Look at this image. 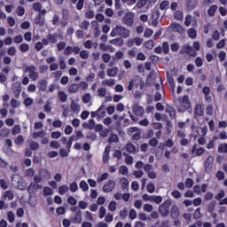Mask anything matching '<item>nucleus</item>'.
Instances as JSON below:
<instances>
[{"label": "nucleus", "mask_w": 227, "mask_h": 227, "mask_svg": "<svg viewBox=\"0 0 227 227\" xmlns=\"http://www.w3.org/2000/svg\"><path fill=\"white\" fill-rule=\"evenodd\" d=\"M110 35L113 37L123 36L124 38H129V36H130V31L124 27L117 25L115 27L113 28Z\"/></svg>", "instance_id": "obj_1"}, {"label": "nucleus", "mask_w": 227, "mask_h": 227, "mask_svg": "<svg viewBox=\"0 0 227 227\" xmlns=\"http://www.w3.org/2000/svg\"><path fill=\"white\" fill-rule=\"evenodd\" d=\"M145 87V82L139 76H135L131 81H129L128 85L129 91H132L134 88H140L143 90Z\"/></svg>", "instance_id": "obj_2"}, {"label": "nucleus", "mask_w": 227, "mask_h": 227, "mask_svg": "<svg viewBox=\"0 0 227 227\" xmlns=\"http://www.w3.org/2000/svg\"><path fill=\"white\" fill-rule=\"evenodd\" d=\"M129 136H131L132 139L135 141H139L141 139V129L137 127H132L128 129Z\"/></svg>", "instance_id": "obj_3"}, {"label": "nucleus", "mask_w": 227, "mask_h": 227, "mask_svg": "<svg viewBox=\"0 0 227 227\" xmlns=\"http://www.w3.org/2000/svg\"><path fill=\"white\" fill-rule=\"evenodd\" d=\"M12 184L17 189H24V184L22 183V177L15 174L12 176Z\"/></svg>", "instance_id": "obj_4"}, {"label": "nucleus", "mask_w": 227, "mask_h": 227, "mask_svg": "<svg viewBox=\"0 0 227 227\" xmlns=\"http://www.w3.org/2000/svg\"><path fill=\"white\" fill-rule=\"evenodd\" d=\"M171 206V202L166 200L163 204L159 207V212L163 217H166L169 215V207Z\"/></svg>", "instance_id": "obj_5"}, {"label": "nucleus", "mask_w": 227, "mask_h": 227, "mask_svg": "<svg viewBox=\"0 0 227 227\" xmlns=\"http://www.w3.org/2000/svg\"><path fill=\"white\" fill-rule=\"evenodd\" d=\"M25 72H28V75L33 81H36L38 78V72H36V67H35V66H27L25 67Z\"/></svg>", "instance_id": "obj_6"}, {"label": "nucleus", "mask_w": 227, "mask_h": 227, "mask_svg": "<svg viewBox=\"0 0 227 227\" xmlns=\"http://www.w3.org/2000/svg\"><path fill=\"white\" fill-rule=\"evenodd\" d=\"M191 107V101L189 100V96H184L182 98L179 105L180 111H185Z\"/></svg>", "instance_id": "obj_7"}, {"label": "nucleus", "mask_w": 227, "mask_h": 227, "mask_svg": "<svg viewBox=\"0 0 227 227\" xmlns=\"http://www.w3.org/2000/svg\"><path fill=\"white\" fill-rule=\"evenodd\" d=\"M115 187H116V182L113 180H108L103 186V192H113Z\"/></svg>", "instance_id": "obj_8"}, {"label": "nucleus", "mask_w": 227, "mask_h": 227, "mask_svg": "<svg viewBox=\"0 0 227 227\" xmlns=\"http://www.w3.org/2000/svg\"><path fill=\"white\" fill-rule=\"evenodd\" d=\"M141 43H143V39L139 37H135V38L128 39L126 45H128L129 47H134V45H137V47H139Z\"/></svg>", "instance_id": "obj_9"}, {"label": "nucleus", "mask_w": 227, "mask_h": 227, "mask_svg": "<svg viewBox=\"0 0 227 227\" xmlns=\"http://www.w3.org/2000/svg\"><path fill=\"white\" fill-rule=\"evenodd\" d=\"M134 13L128 12L124 15L123 20L126 26H134Z\"/></svg>", "instance_id": "obj_10"}, {"label": "nucleus", "mask_w": 227, "mask_h": 227, "mask_svg": "<svg viewBox=\"0 0 227 227\" xmlns=\"http://www.w3.org/2000/svg\"><path fill=\"white\" fill-rule=\"evenodd\" d=\"M213 167H214V158H213V156H208L205 161L206 173H210V171H212Z\"/></svg>", "instance_id": "obj_11"}, {"label": "nucleus", "mask_w": 227, "mask_h": 227, "mask_svg": "<svg viewBox=\"0 0 227 227\" xmlns=\"http://www.w3.org/2000/svg\"><path fill=\"white\" fill-rule=\"evenodd\" d=\"M192 132H193L195 137H198V136L203 137V136L207 135V129L206 127H204V128L193 127L192 128Z\"/></svg>", "instance_id": "obj_12"}, {"label": "nucleus", "mask_w": 227, "mask_h": 227, "mask_svg": "<svg viewBox=\"0 0 227 227\" xmlns=\"http://www.w3.org/2000/svg\"><path fill=\"white\" fill-rule=\"evenodd\" d=\"M170 31H176V33H184V27H182L181 24H178L176 22L172 23L169 26Z\"/></svg>", "instance_id": "obj_13"}, {"label": "nucleus", "mask_w": 227, "mask_h": 227, "mask_svg": "<svg viewBox=\"0 0 227 227\" xmlns=\"http://www.w3.org/2000/svg\"><path fill=\"white\" fill-rule=\"evenodd\" d=\"M156 90H160L158 92H156L154 99L156 102H159V100H162V96L164 95V89L160 86V84H156Z\"/></svg>", "instance_id": "obj_14"}, {"label": "nucleus", "mask_w": 227, "mask_h": 227, "mask_svg": "<svg viewBox=\"0 0 227 227\" xmlns=\"http://www.w3.org/2000/svg\"><path fill=\"white\" fill-rule=\"evenodd\" d=\"M183 50L184 51V52H186V54H188V56H196V51L193 50L192 46L189 45V44H184L183 46Z\"/></svg>", "instance_id": "obj_15"}, {"label": "nucleus", "mask_w": 227, "mask_h": 227, "mask_svg": "<svg viewBox=\"0 0 227 227\" xmlns=\"http://www.w3.org/2000/svg\"><path fill=\"white\" fill-rule=\"evenodd\" d=\"M170 214H171V217H172L173 219H178V217H179V215H180V209H178V206L174 205V206L172 207V209H171Z\"/></svg>", "instance_id": "obj_16"}, {"label": "nucleus", "mask_w": 227, "mask_h": 227, "mask_svg": "<svg viewBox=\"0 0 227 227\" xmlns=\"http://www.w3.org/2000/svg\"><path fill=\"white\" fill-rule=\"evenodd\" d=\"M72 221L75 224H81V223H82V215L81 214V211L75 213L74 216L72 218Z\"/></svg>", "instance_id": "obj_17"}, {"label": "nucleus", "mask_w": 227, "mask_h": 227, "mask_svg": "<svg viewBox=\"0 0 227 227\" xmlns=\"http://www.w3.org/2000/svg\"><path fill=\"white\" fill-rule=\"evenodd\" d=\"M118 70L116 67L108 68L106 70V75H108V77H116V75H118Z\"/></svg>", "instance_id": "obj_18"}, {"label": "nucleus", "mask_w": 227, "mask_h": 227, "mask_svg": "<svg viewBox=\"0 0 227 227\" xmlns=\"http://www.w3.org/2000/svg\"><path fill=\"white\" fill-rule=\"evenodd\" d=\"M193 191L194 192H196V194H201V192H207V184H202L201 187H200V185H195L193 187Z\"/></svg>", "instance_id": "obj_19"}, {"label": "nucleus", "mask_w": 227, "mask_h": 227, "mask_svg": "<svg viewBox=\"0 0 227 227\" xmlns=\"http://www.w3.org/2000/svg\"><path fill=\"white\" fill-rule=\"evenodd\" d=\"M106 106L102 105L96 112V115L98 116V118H104V116H106Z\"/></svg>", "instance_id": "obj_20"}, {"label": "nucleus", "mask_w": 227, "mask_h": 227, "mask_svg": "<svg viewBox=\"0 0 227 227\" xmlns=\"http://www.w3.org/2000/svg\"><path fill=\"white\" fill-rule=\"evenodd\" d=\"M202 92L205 95L207 102H212V97H210V87H204Z\"/></svg>", "instance_id": "obj_21"}, {"label": "nucleus", "mask_w": 227, "mask_h": 227, "mask_svg": "<svg viewBox=\"0 0 227 227\" xmlns=\"http://www.w3.org/2000/svg\"><path fill=\"white\" fill-rule=\"evenodd\" d=\"M53 194L54 191L52 190V188L49 186H44L43 188V196H44V198H46V196H52Z\"/></svg>", "instance_id": "obj_22"}, {"label": "nucleus", "mask_w": 227, "mask_h": 227, "mask_svg": "<svg viewBox=\"0 0 227 227\" xmlns=\"http://www.w3.org/2000/svg\"><path fill=\"white\" fill-rule=\"evenodd\" d=\"M133 113H134V114H136V116H141L142 114H145V109H143V107H141V106H134Z\"/></svg>", "instance_id": "obj_23"}, {"label": "nucleus", "mask_w": 227, "mask_h": 227, "mask_svg": "<svg viewBox=\"0 0 227 227\" xmlns=\"http://www.w3.org/2000/svg\"><path fill=\"white\" fill-rule=\"evenodd\" d=\"M119 184H121L123 191H125V189H129V179L125 177H121L119 180Z\"/></svg>", "instance_id": "obj_24"}, {"label": "nucleus", "mask_w": 227, "mask_h": 227, "mask_svg": "<svg viewBox=\"0 0 227 227\" xmlns=\"http://www.w3.org/2000/svg\"><path fill=\"white\" fill-rule=\"evenodd\" d=\"M70 108H71L72 111H74V113H77V112L81 111V105H79V102H78V101L73 100V101L71 102Z\"/></svg>", "instance_id": "obj_25"}, {"label": "nucleus", "mask_w": 227, "mask_h": 227, "mask_svg": "<svg viewBox=\"0 0 227 227\" xmlns=\"http://www.w3.org/2000/svg\"><path fill=\"white\" fill-rule=\"evenodd\" d=\"M68 93H78L79 92V85L76 83H72L68 86L67 90Z\"/></svg>", "instance_id": "obj_26"}, {"label": "nucleus", "mask_w": 227, "mask_h": 227, "mask_svg": "<svg viewBox=\"0 0 227 227\" xmlns=\"http://www.w3.org/2000/svg\"><path fill=\"white\" fill-rule=\"evenodd\" d=\"M38 88L41 91H45L47 90V80H40L38 82Z\"/></svg>", "instance_id": "obj_27"}, {"label": "nucleus", "mask_w": 227, "mask_h": 227, "mask_svg": "<svg viewBox=\"0 0 227 227\" xmlns=\"http://www.w3.org/2000/svg\"><path fill=\"white\" fill-rule=\"evenodd\" d=\"M196 4H198L196 0H187L186 1V7L188 8V10H194V8H196Z\"/></svg>", "instance_id": "obj_28"}, {"label": "nucleus", "mask_w": 227, "mask_h": 227, "mask_svg": "<svg viewBox=\"0 0 227 227\" xmlns=\"http://www.w3.org/2000/svg\"><path fill=\"white\" fill-rule=\"evenodd\" d=\"M165 111L166 113H168L170 118H175L176 114V112L175 111V108L169 106H167L166 108H165Z\"/></svg>", "instance_id": "obj_29"}, {"label": "nucleus", "mask_w": 227, "mask_h": 227, "mask_svg": "<svg viewBox=\"0 0 227 227\" xmlns=\"http://www.w3.org/2000/svg\"><path fill=\"white\" fill-rule=\"evenodd\" d=\"M205 111V106L201 105H197L195 107V114L199 116H202L203 113Z\"/></svg>", "instance_id": "obj_30"}, {"label": "nucleus", "mask_w": 227, "mask_h": 227, "mask_svg": "<svg viewBox=\"0 0 227 227\" xmlns=\"http://www.w3.org/2000/svg\"><path fill=\"white\" fill-rule=\"evenodd\" d=\"M126 150H127V152H129V153H134V152H136L137 150V148L136 147V145H134V144L128 143L126 145Z\"/></svg>", "instance_id": "obj_31"}, {"label": "nucleus", "mask_w": 227, "mask_h": 227, "mask_svg": "<svg viewBox=\"0 0 227 227\" xmlns=\"http://www.w3.org/2000/svg\"><path fill=\"white\" fill-rule=\"evenodd\" d=\"M59 98L61 102H67L68 100V95L65 91H59Z\"/></svg>", "instance_id": "obj_32"}, {"label": "nucleus", "mask_w": 227, "mask_h": 227, "mask_svg": "<svg viewBox=\"0 0 227 227\" xmlns=\"http://www.w3.org/2000/svg\"><path fill=\"white\" fill-rule=\"evenodd\" d=\"M174 18L176 20H184V12L182 11H176L174 12Z\"/></svg>", "instance_id": "obj_33"}, {"label": "nucleus", "mask_w": 227, "mask_h": 227, "mask_svg": "<svg viewBox=\"0 0 227 227\" xmlns=\"http://www.w3.org/2000/svg\"><path fill=\"white\" fill-rule=\"evenodd\" d=\"M187 35H188L189 38H192V40H194V38H196V36L198 35L196 34V29H194V28H189L187 30Z\"/></svg>", "instance_id": "obj_34"}, {"label": "nucleus", "mask_w": 227, "mask_h": 227, "mask_svg": "<svg viewBox=\"0 0 227 227\" xmlns=\"http://www.w3.org/2000/svg\"><path fill=\"white\" fill-rule=\"evenodd\" d=\"M82 100L83 104H90V102H91V94L85 93L82 96Z\"/></svg>", "instance_id": "obj_35"}, {"label": "nucleus", "mask_w": 227, "mask_h": 227, "mask_svg": "<svg viewBox=\"0 0 227 227\" xmlns=\"http://www.w3.org/2000/svg\"><path fill=\"white\" fill-rule=\"evenodd\" d=\"M120 175H123L124 176H127L129 175V168L127 166H121L119 168Z\"/></svg>", "instance_id": "obj_36"}, {"label": "nucleus", "mask_w": 227, "mask_h": 227, "mask_svg": "<svg viewBox=\"0 0 227 227\" xmlns=\"http://www.w3.org/2000/svg\"><path fill=\"white\" fill-rule=\"evenodd\" d=\"M16 13L19 17H24V14L26 13V9H24V7L19 5L16 8Z\"/></svg>", "instance_id": "obj_37"}, {"label": "nucleus", "mask_w": 227, "mask_h": 227, "mask_svg": "<svg viewBox=\"0 0 227 227\" xmlns=\"http://www.w3.org/2000/svg\"><path fill=\"white\" fill-rule=\"evenodd\" d=\"M218 152L219 153H227V144L226 143L220 144L218 145Z\"/></svg>", "instance_id": "obj_38"}, {"label": "nucleus", "mask_w": 227, "mask_h": 227, "mask_svg": "<svg viewBox=\"0 0 227 227\" xmlns=\"http://www.w3.org/2000/svg\"><path fill=\"white\" fill-rule=\"evenodd\" d=\"M39 175H41V177L43 178H51V172L45 170V169H41L39 170Z\"/></svg>", "instance_id": "obj_39"}, {"label": "nucleus", "mask_w": 227, "mask_h": 227, "mask_svg": "<svg viewBox=\"0 0 227 227\" xmlns=\"http://www.w3.org/2000/svg\"><path fill=\"white\" fill-rule=\"evenodd\" d=\"M146 191L149 192V194H153L155 192V184L153 183H150L146 186Z\"/></svg>", "instance_id": "obj_40"}, {"label": "nucleus", "mask_w": 227, "mask_h": 227, "mask_svg": "<svg viewBox=\"0 0 227 227\" xmlns=\"http://www.w3.org/2000/svg\"><path fill=\"white\" fill-rule=\"evenodd\" d=\"M106 214H107V209H106L104 207H99V213H98L99 219H104Z\"/></svg>", "instance_id": "obj_41"}, {"label": "nucleus", "mask_w": 227, "mask_h": 227, "mask_svg": "<svg viewBox=\"0 0 227 227\" xmlns=\"http://www.w3.org/2000/svg\"><path fill=\"white\" fill-rule=\"evenodd\" d=\"M14 196L15 195L13 194V192H12V191H6L4 193V198L10 200H13Z\"/></svg>", "instance_id": "obj_42"}, {"label": "nucleus", "mask_w": 227, "mask_h": 227, "mask_svg": "<svg viewBox=\"0 0 227 227\" xmlns=\"http://www.w3.org/2000/svg\"><path fill=\"white\" fill-rule=\"evenodd\" d=\"M79 186L80 189L83 191V192H86V191L90 189V186H88V183H86V181H81Z\"/></svg>", "instance_id": "obj_43"}, {"label": "nucleus", "mask_w": 227, "mask_h": 227, "mask_svg": "<svg viewBox=\"0 0 227 227\" xmlns=\"http://www.w3.org/2000/svg\"><path fill=\"white\" fill-rule=\"evenodd\" d=\"M69 189L70 188H68L67 185H62L59 188V193L63 196V194H67V192H68Z\"/></svg>", "instance_id": "obj_44"}, {"label": "nucleus", "mask_w": 227, "mask_h": 227, "mask_svg": "<svg viewBox=\"0 0 227 227\" xmlns=\"http://www.w3.org/2000/svg\"><path fill=\"white\" fill-rule=\"evenodd\" d=\"M192 153H196V155H203V153H205V149L203 148H199L196 149V146H194L192 150Z\"/></svg>", "instance_id": "obj_45"}, {"label": "nucleus", "mask_w": 227, "mask_h": 227, "mask_svg": "<svg viewBox=\"0 0 227 227\" xmlns=\"http://www.w3.org/2000/svg\"><path fill=\"white\" fill-rule=\"evenodd\" d=\"M192 24V15H186L185 20H184V25L186 27H189Z\"/></svg>", "instance_id": "obj_46"}, {"label": "nucleus", "mask_w": 227, "mask_h": 227, "mask_svg": "<svg viewBox=\"0 0 227 227\" xmlns=\"http://www.w3.org/2000/svg\"><path fill=\"white\" fill-rule=\"evenodd\" d=\"M84 218L86 219V221H95V218L93 217V214L90 211L85 212Z\"/></svg>", "instance_id": "obj_47"}, {"label": "nucleus", "mask_w": 227, "mask_h": 227, "mask_svg": "<svg viewBox=\"0 0 227 227\" xmlns=\"http://www.w3.org/2000/svg\"><path fill=\"white\" fill-rule=\"evenodd\" d=\"M133 205L137 210H141V208H143V200H137Z\"/></svg>", "instance_id": "obj_48"}, {"label": "nucleus", "mask_w": 227, "mask_h": 227, "mask_svg": "<svg viewBox=\"0 0 227 227\" xmlns=\"http://www.w3.org/2000/svg\"><path fill=\"white\" fill-rule=\"evenodd\" d=\"M215 12H217V5H212L207 11V13L211 17H214V15H215Z\"/></svg>", "instance_id": "obj_49"}, {"label": "nucleus", "mask_w": 227, "mask_h": 227, "mask_svg": "<svg viewBox=\"0 0 227 227\" xmlns=\"http://www.w3.org/2000/svg\"><path fill=\"white\" fill-rule=\"evenodd\" d=\"M20 132H21V129H20V126L19 125H15L12 129V136H17V134H20Z\"/></svg>", "instance_id": "obj_50"}, {"label": "nucleus", "mask_w": 227, "mask_h": 227, "mask_svg": "<svg viewBox=\"0 0 227 227\" xmlns=\"http://www.w3.org/2000/svg\"><path fill=\"white\" fill-rule=\"evenodd\" d=\"M84 137V134H82V131L78 130L76 131V135L74 136V141H79V139H82Z\"/></svg>", "instance_id": "obj_51"}, {"label": "nucleus", "mask_w": 227, "mask_h": 227, "mask_svg": "<svg viewBox=\"0 0 227 227\" xmlns=\"http://www.w3.org/2000/svg\"><path fill=\"white\" fill-rule=\"evenodd\" d=\"M143 201H153V195H148V193H145L142 195Z\"/></svg>", "instance_id": "obj_52"}, {"label": "nucleus", "mask_w": 227, "mask_h": 227, "mask_svg": "<svg viewBox=\"0 0 227 227\" xmlns=\"http://www.w3.org/2000/svg\"><path fill=\"white\" fill-rule=\"evenodd\" d=\"M20 51L21 52H27V51H29V44H27V43H21L20 45Z\"/></svg>", "instance_id": "obj_53"}, {"label": "nucleus", "mask_w": 227, "mask_h": 227, "mask_svg": "<svg viewBox=\"0 0 227 227\" xmlns=\"http://www.w3.org/2000/svg\"><path fill=\"white\" fill-rule=\"evenodd\" d=\"M103 160L104 162H107L109 160V147H106L103 153Z\"/></svg>", "instance_id": "obj_54"}, {"label": "nucleus", "mask_w": 227, "mask_h": 227, "mask_svg": "<svg viewBox=\"0 0 227 227\" xmlns=\"http://www.w3.org/2000/svg\"><path fill=\"white\" fill-rule=\"evenodd\" d=\"M138 219L140 221H150V216L146 215V213H139Z\"/></svg>", "instance_id": "obj_55"}, {"label": "nucleus", "mask_w": 227, "mask_h": 227, "mask_svg": "<svg viewBox=\"0 0 227 227\" xmlns=\"http://www.w3.org/2000/svg\"><path fill=\"white\" fill-rule=\"evenodd\" d=\"M32 8L35 12H40L42 10V4L40 2L34 3Z\"/></svg>", "instance_id": "obj_56"}, {"label": "nucleus", "mask_w": 227, "mask_h": 227, "mask_svg": "<svg viewBox=\"0 0 227 227\" xmlns=\"http://www.w3.org/2000/svg\"><path fill=\"white\" fill-rule=\"evenodd\" d=\"M153 201L156 203V205H160V203H162V197L153 195Z\"/></svg>", "instance_id": "obj_57"}, {"label": "nucleus", "mask_w": 227, "mask_h": 227, "mask_svg": "<svg viewBox=\"0 0 227 227\" xmlns=\"http://www.w3.org/2000/svg\"><path fill=\"white\" fill-rule=\"evenodd\" d=\"M14 143L20 146V145H22V143H24V137H22L21 135L18 136L15 140Z\"/></svg>", "instance_id": "obj_58"}, {"label": "nucleus", "mask_w": 227, "mask_h": 227, "mask_svg": "<svg viewBox=\"0 0 227 227\" xmlns=\"http://www.w3.org/2000/svg\"><path fill=\"white\" fill-rule=\"evenodd\" d=\"M145 175V172L143 170H134L133 176L135 178H141Z\"/></svg>", "instance_id": "obj_59"}, {"label": "nucleus", "mask_w": 227, "mask_h": 227, "mask_svg": "<svg viewBox=\"0 0 227 227\" xmlns=\"http://www.w3.org/2000/svg\"><path fill=\"white\" fill-rule=\"evenodd\" d=\"M125 162L128 166H132V164H134V157L127 155L125 159Z\"/></svg>", "instance_id": "obj_60"}, {"label": "nucleus", "mask_w": 227, "mask_h": 227, "mask_svg": "<svg viewBox=\"0 0 227 227\" xmlns=\"http://www.w3.org/2000/svg\"><path fill=\"white\" fill-rule=\"evenodd\" d=\"M114 219V215L111 213H107L105 216L106 223H113V220Z\"/></svg>", "instance_id": "obj_61"}, {"label": "nucleus", "mask_w": 227, "mask_h": 227, "mask_svg": "<svg viewBox=\"0 0 227 227\" xmlns=\"http://www.w3.org/2000/svg\"><path fill=\"white\" fill-rule=\"evenodd\" d=\"M23 41H24V37H22V35H16L13 38L14 43H22Z\"/></svg>", "instance_id": "obj_62"}, {"label": "nucleus", "mask_w": 227, "mask_h": 227, "mask_svg": "<svg viewBox=\"0 0 227 227\" xmlns=\"http://www.w3.org/2000/svg\"><path fill=\"white\" fill-rule=\"evenodd\" d=\"M108 210H110V212H115L116 211V202L111 201L108 205Z\"/></svg>", "instance_id": "obj_63"}, {"label": "nucleus", "mask_w": 227, "mask_h": 227, "mask_svg": "<svg viewBox=\"0 0 227 227\" xmlns=\"http://www.w3.org/2000/svg\"><path fill=\"white\" fill-rule=\"evenodd\" d=\"M143 209L145 212H152V210H153V206L152 204H145Z\"/></svg>", "instance_id": "obj_64"}]
</instances>
